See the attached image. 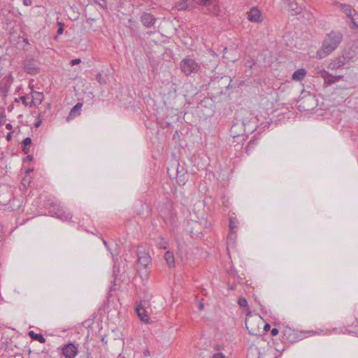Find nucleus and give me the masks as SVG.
<instances>
[{"label":"nucleus","instance_id":"1","mask_svg":"<svg viewBox=\"0 0 358 358\" xmlns=\"http://www.w3.org/2000/svg\"><path fill=\"white\" fill-rule=\"evenodd\" d=\"M343 40V34L340 31H331L326 35L322 48L317 52V57L322 59L334 52Z\"/></svg>","mask_w":358,"mask_h":358},{"label":"nucleus","instance_id":"2","mask_svg":"<svg viewBox=\"0 0 358 358\" xmlns=\"http://www.w3.org/2000/svg\"><path fill=\"white\" fill-rule=\"evenodd\" d=\"M253 120L247 121L244 120L242 122H236L234 124L230 129V136L233 138V143L236 142L235 139L237 138L241 141H245L243 132L252 133L257 128L255 117L252 118Z\"/></svg>","mask_w":358,"mask_h":358},{"label":"nucleus","instance_id":"3","mask_svg":"<svg viewBox=\"0 0 358 358\" xmlns=\"http://www.w3.org/2000/svg\"><path fill=\"white\" fill-rule=\"evenodd\" d=\"M181 71L186 76L191 75L192 73H197L200 69V64L194 59L191 58H185L182 59L180 64Z\"/></svg>","mask_w":358,"mask_h":358},{"label":"nucleus","instance_id":"4","mask_svg":"<svg viewBox=\"0 0 358 358\" xmlns=\"http://www.w3.org/2000/svg\"><path fill=\"white\" fill-rule=\"evenodd\" d=\"M250 350L252 353L258 354L257 358H277V350L268 345L262 348L251 347Z\"/></svg>","mask_w":358,"mask_h":358},{"label":"nucleus","instance_id":"5","mask_svg":"<svg viewBox=\"0 0 358 358\" xmlns=\"http://www.w3.org/2000/svg\"><path fill=\"white\" fill-rule=\"evenodd\" d=\"M49 213L52 217H55L62 221H69L72 217V215L69 212H67L59 206H51L49 210Z\"/></svg>","mask_w":358,"mask_h":358},{"label":"nucleus","instance_id":"6","mask_svg":"<svg viewBox=\"0 0 358 358\" xmlns=\"http://www.w3.org/2000/svg\"><path fill=\"white\" fill-rule=\"evenodd\" d=\"M62 352L66 358H74L78 353V349L73 343H69L62 347Z\"/></svg>","mask_w":358,"mask_h":358},{"label":"nucleus","instance_id":"7","mask_svg":"<svg viewBox=\"0 0 358 358\" xmlns=\"http://www.w3.org/2000/svg\"><path fill=\"white\" fill-rule=\"evenodd\" d=\"M138 265L140 268H147L151 262V257L148 252L138 250Z\"/></svg>","mask_w":358,"mask_h":358},{"label":"nucleus","instance_id":"8","mask_svg":"<svg viewBox=\"0 0 358 358\" xmlns=\"http://www.w3.org/2000/svg\"><path fill=\"white\" fill-rule=\"evenodd\" d=\"M283 340L293 343L299 340V336L295 330L286 327L282 331Z\"/></svg>","mask_w":358,"mask_h":358},{"label":"nucleus","instance_id":"9","mask_svg":"<svg viewBox=\"0 0 358 358\" xmlns=\"http://www.w3.org/2000/svg\"><path fill=\"white\" fill-rule=\"evenodd\" d=\"M248 20L250 22L259 23L262 21V14L260 10L256 7H252L248 13Z\"/></svg>","mask_w":358,"mask_h":358},{"label":"nucleus","instance_id":"10","mask_svg":"<svg viewBox=\"0 0 358 358\" xmlns=\"http://www.w3.org/2000/svg\"><path fill=\"white\" fill-rule=\"evenodd\" d=\"M347 62V59L343 55L339 56L332 60L328 65V69L331 70L338 69L344 65H345Z\"/></svg>","mask_w":358,"mask_h":358},{"label":"nucleus","instance_id":"11","mask_svg":"<svg viewBox=\"0 0 358 358\" xmlns=\"http://www.w3.org/2000/svg\"><path fill=\"white\" fill-rule=\"evenodd\" d=\"M29 96L31 99V103L32 104V106L40 105L44 99L43 94L42 92L36 91H32L30 93Z\"/></svg>","mask_w":358,"mask_h":358},{"label":"nucleus","instance_id":"12","mask_svg":"<svg viewBox=\"0 0 358 358\" xmlns=\"http://www.w3.org/2000/svg\"><path fill=\"white\" fill-rule=\"evenodd\" d=\"M141 22L147 27H151L155 23V18L150 13H144L141 17Z\"/></svg>","mask_w":358,"mask_h":358},{"label":"nucleus","instance_id":"13","mask_svg":"<svg viewBox=\"0 0 358 358\" xmlns=\"http://www.w3.org/2000/svg\"><path fill=\"white\" fill-rule=\"evenodd\" d=\"M236 238V231H230L227 239V248L228 250L229 249H234L235 248Z\"/></svg>","mask_w":358,"mask_h":358},{"label":"nucleus","instance_id":"14","mask_svg":"<svg viewBox=\"0 0 358 358\" xmlns=\"http://www.w3.org/2000/svg\"><path fill=\"white\" fill-rule=\"evenodd\" d=\"M138 316L140 320L145 323L149 321V316L147 314L146 310L141 306H138L136 308Z\"/></svg>","mask_w":358,"mask_h":358},{"label":"nucleus","instance_id":"15","mask_svg":"<svg viewBox=\"0 0 358 358\" xmlns=\"http://www.w3.org/2000/svg\"><path fill=\"white\" fill-rule=\"evenodd\" d=\"M103 243L104 245L106 247L108 252L110 253L113 258L119 255L120 250L118 245L116 243L113 244L112 247H110L105 240H103Z\"/></svg>","mask_w":358,"mask_h":358},{"label":"nucleus","instance_id":"16","mask_svg":"<svg viewBox=\"0 0 358 358\" xmlns=\"http://www.w3.org/2000/svg\"><path fill=\"white\" fill-rule=\"evenodd\" d=\"M340 8L349 18L356 14V11L350 5L340 3Z\"/></svg>","mask_w":358,"mask_h":358},{"label":"nucleus","instance_id":"17","mask_svg":"<svg viewBox=\"0 0 358 358\" xmlns=\"http://www.w3.org/2000/svg\"><path fill=\"white\" fill-rule=\"evenodd\" d=\"M83 104L81 103H76L71 110L69 115L66 117V120L69 121L71 119L73 118L75 116L78 115L80 114V111L81 110Z\"/></svg>","mask_w":358,"mask_h":358},{"label":"nucleus","instance_id":"18","mask_svg":"<svg viewBox=\"0 0 358 358\" xmlns=\"http://www.w3.org/2000/svg\"><path fill=\"white\" fill-rule=\"evenodd\" d=\"M306 75V71L304 69H299L295 71L292 76V80L295 81L302 80Z\"/></svg>","mask_w":358,"mask_h":358},{"label":"nucleus","instance_id":"19","mask_svg":"<svg viewBox=\"0 0 358 358\" xmlns=\"http://www.w3.org/2000/svg\"><path fill=\"white\" fill-rule=\"evenodd\" d=\"M285 3L287 4L289 7V10L293 11L294 14H299L301 13V9L298 6V4L294 1V0H290L289 1H283Z\"/></svg>","mask_w":358,"mask_h":358},{"label":"nucleus","instance_id":"20","mask_svg":"<svg viewBox=\"0 0 358 358\" xmlns=\"http://www.w3.org/2000/svg\"><path fill=\"white\" fill-rule=\"evenodd\" d=\"M176 178L178 182L179 183V185H183L185 184L186 178H185V173L184 171L183 168H182L181 170H179L178 168L177 169Z\"/></svg>","mask_w":358,"mask_h":358},{"label":"nucleus","instance_id":"21","mask_svg":"<svg viewBox=\"0 0 358 358\" xmlns=\"http://www.w3.org/2000/svg\"><path fill=\"white\" fill-rule=\"evenodd\" d=\"M28 334L33 340L38 341L41 343H45V338L41 334H36L34 331H29Z\"/></svg>","mask_w":358,"mask_h":358},{"label":"nucleus","instance_id":"22","mask_svg":"<svg viewBox=\"0 0 358 358\" xmlns=\"http://www.w3.org/2000/svg\"><path fill=\"white\" fill-rule=\"evenodd\" d=\"M213 349L216 351L213 355L211 358H225L224 355L220 352V350H223V347L220 345H215L213 346Z\"/></svg>","mask_w":358,"mask_h":358},{"label":"nucleus","instance_id":"23","mask_svg":"<svg viewBox=\"0 0 358 358\" xmlns=\"http://www.w3.org/2000/svg\"><path fill=\"white\" fill-rule=\"evenodd\" d=\"M165 259L167 262V264L169 267H173L175 265H174V263H175V259H174V256H173V254L169 251H167L166 253H165Z\"/></svg>","mask_w":358,"mask_h":358},{"label":"nucleus","instance_id":"24","mask_svg":"<svg viewBox=\"0 0 358 358\" xmlns=\"http://www.w3.org/2000/svg\"><path fill=\"white\" fill-rule=\"evenodd\" d=\"M31 143V138L29 137H27L24 139L22 143V150L25 154H28L29 152V149L27 148Z\"/></svg>","mask_w":358,"mask_h":358},{"label":"nucleus","instance_id":"25","mask_svg":"<svg viewBox=\"0 0 358 358\" xmlns=\"http://www.w3.org/2000/svg\"><path fill=\"white\" fill-rule=\"evenodd\" d=\"M238 221L235 217L229 218V228L230 231H236V229L238 228Z\"/></svg>","mask_w":358,"mask_h":358},{"label":"nucleus","instance_id":"26","mask_svg":"<svg viewBox=\"0 0 358 358\" xmlns=\"http://www.w3.org/2000/svg\"><path fill=\"white\" fill-rule=\"evenodd\" d=\"M157 245L159 248L165 250L168 248L169 244L165 238L161 237L157 243Z\"/></svg>","mask_w":358,"mask_h":358},{"label":"nucleus","instance_id":"27","mask_svg":"<svg viewBox=\"0 0 358 358\" xmlns=\"http://www.w3.org/2000/svg\"><path fill=\"white\" fill-rule=\"evenodd\" d=\"M20 99L22 100V103L25 106H29V107L32 106V104L31 103V99H30L29 94L27 95V96H21Z\"/></svg>","mask_w":358,"mask_h":358},{"label":"nucleus","instance_id":"28","mask_svg":"<svg viewBox=\"0 0 358 358\" xmlns=\"http://www.w3.org/2000/svg\"><path fill=\"white\" fill-rule=\"evenodd\" d=\"M238 304L242 307L245 308L248 306V301L247 299L245 297H241L238 300Z\"/></svg>","mask_w":358,"mask_h":358},{"label":"nucleus","instance_id":"29","mask_svg":"<svg viewBox=\"0 0 358 358\" xmlns=\"http://www.w3.org/2000/svg\"><path fill=\"white\" fill-rule=\"evenodd\" d=\"M354 28H358V17H355L354 15L352 17H350Z\"/></svg>","mask_w":358,"mask_h":358},{"label":"nucleus","instance_id":"30","mask_svg":"<svg viewBox=\"0 0 358 358\" xmlns=\"http://www.w3.org/2000/svg\"><path fill=\"white\" fill-rule=\"evenodd\" d=\"M96 80H97L100 84H105V83H106V80H105V79L103 78L102 74H101V73H97V75H96Z\"/></svg>","mask_w":358,"mask_h":358},{"label":"nucleus","instance_id":"31","mask_svg":"<svg viewBox=\"0 0 358 358\" xmlns=\"http://www.w3.org/2000/svg\"><path fill=\"white\" fill-rule=\"evenodd\" d=\"M320 76L324 79L325 81L328 77L331 76V75L325 70H323L320 72Z\"/></svg>","mask_w":358,"mask_h":358},{"label":"nucleus","instance_id":"32","mask_svg":"<svg viewBox=\"0 0 358 358\" xmlns=\"http://www.w3.org/2000/svg\"><path fill=\"white\" fill-rule=\"evenodd\" d=\"M256 145V141L255 140H250V142L248 144V146L246 148V151H249V148H253Z\"/></svg>","mask_w":358,"mask_h":358},{"label":"nucleus","instance_id":"33","mask_svg":"<svg viewBox=\"0 0 358 358\" xmlns=\"http://www.w3.org/2000/svg\"><path fill=\"white\" fill-rule=\"evenodd\" d=\"M57 24L59 25V28L57 29V35H61L64 31V24L61 22H59Z\"/></svg>","mask_w":358,"mask_h":358},{"label":"nucleus","instance_id":"34","mask_svg":"<svg viewBox=\"0 0 358 358\" xmlns=\"http://www.w3.org/2000/svg\"><path fill=\"white\" fill-rule=\"evenodd\" d=\"M95 2L102 8L106 6V2L105 0H95Z\"/></svg>","mask_w":358,"mask_h":358},{"label":"nucleus","instance_id":"35","mask_svg":"<svg viewBox=\"0 0 358 358\" xmlns=\"http://www.w3.org/2000/svg\"><path fill=\"white\" fill-rule=\"evenodd\" d=\"M81 62V60L80 59H74L71 61V64L72 66L77 65Z\"/></svg>","mask_w":358,"mask_h":358},{"label":"nucleus","instance_id":"36","mask_svg":"<svg viewBox=\"0 0 358 358\" xmlns=\"http://www.w3.org/2000/svg\"><path fill=\"white\" fill-rule=\"evenodd\" d=\"M24 69L29 73H34L36 71L35 69H31V67H28L27 66H24Z\"/></svg>","mask_w":358,"mask_h":358},{"label":"nucleus","instance_id":"37","mask_svg":"<svg viewBox=\"0 0 358 358\" xmlns=\"http://www.w3.org/2000/svg\"><path fill=\"white\" fill-rule=\"evenodd\" d=\"M334 79V83L338 82L343 78V76L339 75V76H335L333 77Z\"/></svg>","mask_w":358,"mask_h":358},{"label":"nucleus","instance_id":"38","mask_svg":"<svg viewBox=\"0 0 358 358\" xmlns=\"http://www.w3.org/2000/svg\"><path fill=\"white\" fill-rule=\"evenodd\" d=\"M279 331L277 328H273L271 331V334L272 336H276L278 334Z\"/></svg>","mask_w":358,"mask_h":358},{"label":"nucleus","instance_id":"39","mask_svg":"<svg viewBox=\"0 0 358 358\" xmlns=\"http://www.w3.org/2000/svg\"><path fill=\"white\" fill-rule=\"evenodd\" d=\"M334 83V79H329V78L324 81V83L327 85H331Z\"/></svg>","mask_w":358,"mask_h":358},{"label":"nucleus","instance_id":"40","mask_svg":"<svg viewBox=\"0 0 358 358\" xmlns=\"http://www.w3.org/2000/svg\"><path fill=\"white\" fill-rule=\"evenodd\" d=\"M245 325H246V328L250 334H257L254 331H252V329H250L249 327L248 326L247 320L245 321Z\"/></svg>","mask_w":358,"mask_h":358},{"label":"nucleus","instance_id":"41","mask_svg":"<svg viewBox=\"0 0 358 358\" xmlns=\"http://www.w3.org/2000/svg\"><path fill=\"white\" fill-rule=\"evenodd\" d=\"M101 342H102V343H103V345H107V343H108V341L106 340V335H104V336H102V338H101Z\"/></svg>","mask_w":358,"mask_h":358},{"label":"nucleus","instance_id":"42","mask_svg":"<svg viewBox=\"0 0 358 358\" xmlns=\"http://www.w3.org/2000/svg\"><path fill=\"white\" fill-rule=\"evenodd\" d=\"M3 238V227L1 224H0V242L1 241Z\"/></svg>","mask_w":358,"mask_h":358},{"label":"nucleus","instance_id":"43","mask_svg":"<svg viewBox=\"0 0 358 358\" xmlns=\"http://www.w3.org/2000/svg\"><path fill=\"white\" fill-rule=\"evenodd\" d=\"M6 129H8V130H11V129H12V128H13V126H12V124H11L10 123H7V124H6Z\"/></svg>","mask_w":358,"mask_h":358},{"label":"nucleus","instance_id":"44","mask_svg":"<svg viewBox=\"0 0 358 358\" xmlns=\"http://www.w3.org/2000/svg\"><path fill=\"white\" fill-rule=\"evenodd\" d=\"M270 328H271V326H270V324H266L264 325V330H265L266 331H268V330L270 329Z\"/></svg>","mask_w":358,"mask_h":358},{"label":"nucleus","instance_id":"45","mask_svg":"<svg viewBox=\"0 0 358 358\" xmlns=\"http://www.w3.org/2000/svg\"><path fill=\"white\" fill-rule=\"evenodd\" d=\"M11 137H12V132H10V133H8V134H7V136H6V139H7L8 141H10Z\"/></svg>","mask_w":358,"mask_h":358},{"label":"nucleus","instance_id":"46","mask_svg":"<svg viewBox=\"0 0 358 358\" xmlns=\"http://www.w3.org/2000/svg\"><path fill=\"white\" fill-rule=\"evenodd\" d=\"M143 355H144L145 356H149V355H150V351H149L148 350H144V352H143Z\"/></svg>","mask_w":358,"mask_h":358},{"label":"nucleus","instance_id":"47","mask_svg":"<svg viewBox=\"0 0 358 358\" xmlns=\"http://www.w3.org/2000/svg\"><path fill=\"white\" fill-rule=\"evenodd\" d=\"M41 124V121H38L34 124L35 127H39Z\"/></svg>","mask_w":358,"mask_h":358},{"label":"nucleus","instance_id":"48","mask_svg":"<svg viewBox=\"0 0 358 358\" xmlns=\"http://www.w3.org/2000/svg\"><path fill=\"white\" fill-rule=\"evenodd\" d=\"M199 308L200 310H202L203 309V303H199Z\"/></svg>","mask_w":358,"mask_h":358},{"label":"nucleus","instance_id":"49","mask_svg":"<svg viewBox=\"0 0 358 358\" xmlns=\"http://www.w3.org/2000/svg\"><path fill=\"white\" fill-rule=\"evenodd\" d=\"M24 4L27 6L28 5V0H24Z\"/></svg>","mask_w":358,"mask_h":358},{"label":"nucleus","instance_id":"50","mask_svg":"<svg viewBox=\"0 0 358 358\" xmlns=\"http://www.w3.org/2000/svg\"><path fill=\"white\" fill-rule=\"evenodd\" d=\"M113 275L115 276V281H116L117 278H116V274L114 273H113Z\"/></svg>","mask_w":358,"mask_h":358},{"label":"nucleus","instance_id":"51","mask_svg":"<svg viewBox=\"0 0 358 358\" xmlns=\"http://www.w3.org/2000/svg\"><path fill=\"white\" fill-rule=\"evenodd\" d=\"M224 53H225L227 52V48H225L223 50Z\"/></svg>","mask_w":358,"mask_h":358},{"label":"nucleus","instance_id":"52","mask_svg":"<svg viewBox=\"0 0 358 358\" xmlns=\"http://www.w3.org/2000/svg\"><path fill=\"white\" fill-rule=\"evenodd\" d=\"M50 103H48V104L47 105V108H50Z\"/></svg>","mask_w":358,"mask_h":358},{"label":"nucleus","instance_id":"53","mask_svg":"<svg viewBox=\"0 0 358 358\" xmlns=\"http://www.w3.org/2000/svg\"><path fill=\"white\" fill-rule=\"evenodd\" d=\"M283 1H285V0H282ZM290 0H286V1H289Z\"/></svg>","mask_w":358,"mask_h":358},{"label":"nucleus","instance_id":"54","mask_svg":"<svg viewBox=\"0 0 358 358\" xmlns=\"http://www.w3.org/2000/svg\"><path fill=\"white\" fill-rule=\"evenodd\" d=\"M122 358H125V357H122Z\"/></svg>","mask_w":358,"mask_h":358}]
</instances>
